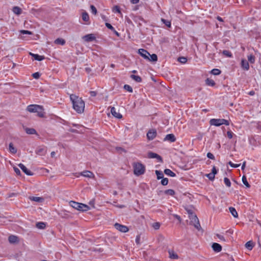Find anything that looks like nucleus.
<instances>
[{"mask_svg":"<svg viewBox=\"0 0 261 261\" xmlns=\"http://www.w3.org/2000/svg\"><path fill=\"white\" fill-rule=\"evenodd\" d=\"M124 88L125 90H127L129 92H133V88L128 85H125L124 86Z\"/></svg>","mask_w":261,"mask_h":261,"instance_id":"nucleus-45","label":"nucleus"},{"mask_svg":"<svg viewBox=\"0 0 261 261\" xmlns=\"http://www.w3.org/2000/svg\"><path fill=\"white\" fill-rule=\"evenodd\" d=\"M152 227L154 229H159L160 227V224L159 222H155L152 224Z\"/></svg>","mask_w":261,"mask_h":261,"instance_id":"nucleus-48","label":"nucleus"},{"mask_svg":"<svg viewBox=\"0 0 261 261\" xmlns=\"http://www.w3.org/2000/svg\"><path fill=\"white\" fill-rule=\"evenodd\" d=\"M139 0H130V2L133 4H136L139 2Z\"/></svg>","mask_w":261,"mask_h":261,"instance_id":"nucleus-62","label":"nucleus"},{"mask_svg":"<svg viewBox=\"0 0 261 261\" xmlns=\"http://www.w3.org/2000/svg\"><path fill=\"white\" fill-rule=\"evenodd\" d=\"M111 113L114 117L120 119L122 117V115L120 114L119 113L117 112L116 111V109L113 107H111Z\"/></svg>","mask_w":261,"mask_h":261,"instance_id":"nucleus-12","label":"nucleus"},{"mask_svg":"<svg viewBox=\"0 0 261 261\" xmlns=\"http://www.w3.org/2000/svg\"><path fill=\"white\" fill-rule=\"evenodd\" d=\"M18 166L22 170V171L28 175H32L33 173L29 170L23 164H19Z\"/></svg>","mask_w":261,"mask_h":261,"instance_id":"nucleus-11","label":"nucleus"},{"mask_svg":"<svg viewBox=\"0 0 261 261\" xmlns=\"http://www.w3.org/2000/svg\"><path fill=\"white\" fill-rule=\"evenodd\" d=\"M90 9L91 13L94 15L97 14V9L96 7L94 5H91L90 6Z\"/></svg>","mask_w":261,"mask_h":261,"instance_id":"nucleus-41","label":"nucleus"},{"mask_svg":"<svg viewBox=\"0 0 261 261\" xmlns=\"http://www.w3.org/2000/svg\"><path fill=\"white\" fill-rule=\"evenodd\" d=\"M217 173V170L215 166H214L212 169V172L211 173H212L213 174H214V175H215V174H216Z\"/></svg>","mask_w":261,"mask_h":261,"instance_id":"nucleus-57","label":"nucleus"},{"mask_svg":"<svg viewBox=\"0 0 261 261\" xmlns=\"http://www.w3.org/2000/svg\"><path fill=\"white\" fill-rule=\"evenodd\" d=\"M25 132L28 134H30V135L37 134L36 130L34 128H26L25 129Z\"/></svg>","mask_w":261,"mask_h":261,"instance_id":"nucleus-26","label":"nucleus"},{"mask_svg":"<svg viewBox=\"0 0 261 261\" xmlns=\"http://www.w3.org/2000/svg\"><path fill=\"white\" fill-rule=\"evenodd\" d=\"M32 76L35 79H38L39 78L40 76V73L37 72H35L33 74H32Z\"/></svg>","mask_w":261,"mask_h":261,"instance_id":"nucleus-53","label":"nucleus"},{"mask_svg":"<svg viewBox=\"0 0 261 261\" xmlns=\"http://www.w3.org/2000/svg\"><path fill=\"white\" fill-rule=\"evenodd\" d=\"M114 226L117 230L122 232H126L129 230L126 226L117 223L115 224Z\"/></svg>","mask_w":261,"mask_h":261,"instance_id":"nucleus-7","label":"nucleus"},{"mask_svg":"<svg viewBox=\"0 0 261 261\" xmlns=\"http://www.w3.org/2000/svg\"><path fill=\"white\" fill-rule=\"evenodd\" d=\"M169 254V258L171 259H178V255L172 249H169L168 251Z\"/></svg>","mask_w":261,"mask_h":261,"instance_id":"nucleus-19","label":"nucleus"},{"mask_svg":"<svg viewBox=\"0 0 261 261\" xmlns=\"http://www.w3.org/2000/svg\"><path fill=\"white\" fill-rule=\"evenodd\" d=\"M224 182L227 187H230L231 186V182L228 178L225 177L224 178Z\"/></svg>","mask_w":261,"mask_h":261,"instance_id":"nucleus-40","label":"nucleus"},{"mask_svg":"<svg viewBox=\"0 0 261 261\" xmlns=\"http://www.w3.org/2000/svg\"><path fill=\"white\" fill-rule=\"evenodd\" d=\"M138 53L145 59H149L150 54L145 49L141 48L138 50Z\"/></svg>","mask_w":261,"mask_h":261,"instance_id":"nucleus-9","label":"nucleus"},{"mask_svg":"<svg viewBox=\"0 0 261 261\" xmlns=\"http://www.w3.org/2000/svg\"><path fill=\"white\" fill-rule=\"evenodd\" d=\"M221 71L219 69H213L211 70V73L213 74V75H219L221 73Z\"/></svg>","mask_w":261,"mask_h":261,"instance_id":"nucleus-35","label":"nucleus"},{"mask_svg":"<svg viewBox=\"0 0 261 261\" xmlns=\"http://www.w3.org/2000/svg\"><path fill=\"white\" fill-rule=\"evenodd\" d=\"M164 173L167 175H168L171 177H175L176 176V174L175 173H174L173 171H172L169 169H166L164 170Z\"/></svg>","mask_w":261,"mask_h":261,"instance_id":"nucleus-24","label":"nucleus"},{"mask_svg":"<svg viewBox=\"0 0 261 261\" xmlns=\"http://www.w3.org/2000/svg\"><path fill=\"white\" fill-rule=\"evenodd\" d=\"M189 218L191 220V223L193 224L194 227L197 229H199L200 225L197 217L195 215H192V216H189Z\"/></svg>","mask_w":261,"mask_h":261,"instance_id":"nucleus-6","label":"nucleus"},{"mask_svg":"<svg viewBox=\"0 0 261 261\" xmlns=\"http://www.w3.org/2000/svg\"><path fill=\"white\" fill-rule=\"evenodd\" d=\"M245 246L247 248H248V249L249 250H251L252 249V247H253V246H252V243L250 241H249L248 242H247L245 244Z\"/></svg>","mask_w":261,"mask_h":261,"instance_id":"nucleus-44","label":"nucleus"},{"mask_svg":"<svg viewBox=\"0 0 261 261\" xmlns=\"http://www.w3.org/2000/svg\"><path fill=\"white\" fill-rule=\"evenodd\" d=\"M9 150L10 152L13 154H15L17 152V149L13 146L12 143L9 145Z\"/></svg>","mask_w":261,"mask_h":261,"instance_id":"nucleus-23","label":"nucleus"},{"mask_svg":"<svg viewBox=\"0 0 261 261\" xmlns=\"http://www.w3.org/2000/svg\"><path fill=\"white\" fill-rule=\"evenodd\" d=\"M134 174L137 176L142 175L145 171V167L142 163H134L133 165Z\"/></svg>","mask_w":261,"mask_h":261,"instance_id":"nucleus-4","label":"nucleus"},{"mask_svg":"<svg viewBox=\"0 0 261 261\" xmlns=\"http://www.w3.org/2000/svg\"><path fill=\"white\" fill-rule=\"evenodd\" d=\"M245 166H246V162H244L243 164H242V167H241V169L242 170H244V168H245Z\"/></svg>","mask_w":261,"mask_h":261,"instance_id":"nucleus-63","label":"nucleus"},{"mask_svg":"<svg viewBox=\"0 0 261 261\" xmlns=\"http://www.w3.org/2000/svg\"><path fill=\"white\" fill-rule=\"evenodd\" d=\"M148 156H149V158H151V159L155 158V159H157L159 161H162L161 156L160 155H159V154H158L155 153H154V152H149Z\"/></svg>","mask_w":261,"mask_h":261,"instance_id":"nucleus-20","label":"nucleus"},{"mask_svg":"<svg viewBox=\"0 0 261 261\" xmlns=\"http://www.w3.org/2000/svg\"><path fill=\"white\" fill-rule=\"evenodd\" d=\"M80 175L88 178H93L95 176L94 174L91 171L88 170H85L80 173Z\"/></svg>","mask_w":261,"mask_h":261,"instance_id":"nucleus-10","label":"nucleus"},{"mask_svg":"<svg viewBox=\"0 0 261 261\" xmlns=\"http://www.w3.org/2000/svg\"><path fill=\"white\" fill-rule=\"evenodd\" d=\"M130 77L137 82H141L142 81L141 77L139 75L132 74Z\"/></svg>","mask_w":261,"mask_h":261,"instance_id":"nucleus-32","label":"nucleus"},{"mask_svg":"<svg viewBox=\"0 0 261 261\" xmlns=\"http://www.w3.org/2000/svg\"><path fill=\"white\" fill-rule=\"evenodd\" d=\"M248 61L251 63L253 64L255 62V57L252 54H250L247 56Z\"/></svg>","mask_w":261,"mask_h":261,"instance_id":"nucleus-33","label":"nucleus"},{"mask_svg":"<svg viewBox=\"0 0 261 261\" xmlns=\"http://www.w3.org/2000/svg\"><path fill=\"white\" fill-rule=\"evenodd\" d=\"M206 177L211 180H213L215 178V175L211 173L206 174Z\"/></svg>","mask_w":261,"mask_h":261,"instance_id":"nucleus-49","label":"nucleus"},{"mask_svg":"<svg viewBox=\"0 0 261 261\" xmlns=\"http://www.w3.org/2000/svg\"><path fill=\"white\" fill-rule=\"evenodd\" d=\"M178 61L182 63H185L187 62V60L185 57H180L179 58Z\"/></svg>","mask_w":261,"mask_h":261,"instance_id":"nucleus-54","label":"nucleus"},{"mask_svg":"<svg viewBox=\"0 0 261 261\" xmlns=\"http://www.w3.org/2000/svg\"><path fill=\"white\" fill-rule=\"evenodd\" d=\"M136 242L137 244H139L140 243V237L137 236L136 238Z\"/></svg>","mask_w":261,"mask_h":261,"instance_id":"nucleus-61","label":"nucleus"},{"mask_svg":"<svg viewBox=\"0 0 261 261\" xmlns=\"http://www.w3.org/2000/svg\"><path fill=\"white\" fill-rule=\"evenodd\" d=\"M83 39L85 41L90 42V41H92L95 40V37H94L93 34H88V35H86L83 36Z\"/></svg>","mask_w":261,"mask_h":261,"instance_id":"nucleus-15","label":"nucleus"},{"mask_svg":"<svg viewBox=\"0 0 261 261\" xmlns=\"http://www.w3.org/2000/svg\"><path fill=\"white\" fill-rule=\"evenodd\" d=\"M217 20H219V21H221V22H222V21H223V20L222 18H221V17H220V16H217Z\"/></svg>","mask_w":261,"mask_h":261,"instance_id":"nucleus-64","label":"nucleus"},{"mask_svg":"<svg viewBox=\"0 0 261 261\" xmlns=\"http://www.w3.org/2000/svg\"><path fill=\"white\" fill-rule=\"evenodd\" d=\"M155 174H156V175L157 176V179H162L164 177L163 173L161 171L156 170L155 171Z\"/></svg>","mask_w":261,"mask_h":261,"instance_id":"nucleus-34","label":"nucleus"},{"mask_svg":"<svg viewBox=\"0 0 261 261\" xmlns=\"http://www.w3.org/2000/svg\"><path fill=\"white\" fill-rule=\"evenodd\" d=\"M27 110L30 113H37V116L43 118L44 117V109L42 106L38 105H30L27 108Z\"/></svg>","mask_w":261,"mask_h":261,"instance_id":"nucleus-2","label":"nucleus"},{"mask_svg":"<svg viewBox=\"0 0 261 261\" xmlns=\"http://www.w3.org/2000/svg\"><path fill=\"white\" fill-rule=\"evenodd\" d=\"M69 205L72 207L80 211L86 212L90 210V207L88 205L74 201H70L69 202Z\"/></svg>","mask_w":261,"mask_h":261,"instance_id":"nucleus-3","label":"nucleus"},{"mask_svg":"<svg viewBox=\"0 0 261 261\" xmlns=\"http://www.w3.org/2000/svg\"><path fill=\"white\" fill-rule=\"evenodd\" d=\"M8 240L11 244L15 243L18 242V238L17 236L11 235L9 237Z\"/></svg>","mask_w":261,"mask_h":261,"instance_id":"nucleus-21","label":"nucleus"},{"mask_svg":"<svg viewBox=\"0 0 261 261\" xmlns=\"http://www.w3.org/2000/svg\"><path fill=\"white\" fill-rule=\"evenodd\" d=\"M30 55L34 58L35 60L41 61L45 59L44 56H40L38 54H35L32 53H30Z\"/></svg>","mask_w":261,"mask_h":261,"instance_id":"nucleus-18","label":"nucleus"},{"mask_svg":"<svg viewBox=\"0 0 261 261\" xmlns=\"http://www.w3.org/2000/svg\"><path fill=\"white\" fill-rule=\"evenodd\" d=\"M82 17L83 21L85 22H88L89 21V16L88 13L86 11H84L82 14Z\"/></svg>","mask_w":261,"mask_h":261,"instance_id":"nucleus-22","label":"nucleus"},{"mask_svg":"<svg viewBox=\"0 0 261 261\" xmlns=\"http://www.w3.org/2000/svg\"><path fill=\"white\" fill-rule=\"evenodd\" d=\"M210 123L211 125L216 126H219L222 124L229 125V121L224 119H212L210 121Z\"/></svg>","mask_w":261,"mask_h":261,"instance_id":"nucleus-5","label":"nucleus"},{"mask_svg":"<svg viewBox=\"0 0 261 261\" xmlns=\"http://www.w3.org/2000/svg\"><path fill=\"white\" fill-rule=\"evenodd\" d=\"M241 67L245 70H248L249 69V65L248 62L245 59L241 60Z\"/></svg>","mask_w":261,"mask_h":261,"instance_id":"nucleus-16","label":"nucleus"},{"mask_svg":"<svg viewBox=\"0 0 261 261\" xmlns=\"http://www.w3.org/2000/svg\"><path fill=\"white\" fill-rule=\"evenodd\" d=\"M90 94L91 96L94 97L97 95V92L95 91H91L90 92Z\"/></svg>","mask_w":261,"mask_h":261,"instance_id":"nucleus-59","label":"nucleus"},{"mask_svg":"<svg viewBox=\"0 0 261 261\" xmlns=\"http://www.w3.org/2000/svg\"><path fill=\"white\" fill-rule=\"evenodd\" d=\"M46 147H41L36 149V153L38 155H43L46 153Z\"/></svg>","mask_w":261,"mask_h":261,"instance_id":"nucleus-13","label":"nucleus"},{"mask_svg":"<svg viewBox=\"0 0 261 261\" xmlns=\"http://www.w3.org/2000/svg\"><path fill=\"white\" fill-rule=\"evenodd\" d=\"M20 32L22 34H28V35L32 34V33L31 32L28 31V30H21L20 31Z\"/></svg>","mask_w":261,"mask_h":261,"instance_id":"nucleus-52","label":"nucleus"},{"mask_svg":"<svg viewBox=\"0 0 261 261\" xmlns=\"http://www.w3.org/2000/svg\"><path fill=\"white\" fill-rule=\"evenodd\" d=\"M36 227L38 229H44L46 226V224L44 222H38L36 224Z\"/></svg>","mask_w":261,"mask_h":261,"instance_id":"nucleus-29","label":"nucleus"},{"mask_svg":"<svg viewBox=\"0 0 261 261\" xmlns=\"http://www.w3.org/2000/svg\"><path fill=\"white\" fill-rule=\"evenodd\" d=\"M113 12L114 13H118L121 14L120 8L118 6H115L114 7V8H113Z\"/></svg>","mask_w":261,"mask_h":261,"instance_id":"nucleus-43","label":"nucleus"},{"mask_svg":"<svg viewBox=\"0 0 261 261\" xmlns=\"http://www.w3.org/2000/svg\"><path fill=\"white\" fill-rule=\"evenodd\" d=\"M156 130L155 129H151L147 133V138L149 140H152L156 137Z\"/></svg>","mask_w":261,"mask_h":261,"instance_id":"nucleus-8","label":"nucleus"},{"mask_svg":"<svg viewBox=\"0 0 261 261\" xmlns=\"http://www.w3.org/2000/svg\"><path fill=\"white\" fill-rule=\"evenodd\" d=\"M207 157L210 159H212V160H214L215 159V156L214 155H213V154H212V153L211 152H208L207 153Z\"/></svg>","mask_w":261,"mask_h":261,"instance_id":"nucleus-55","label":"nucleus"},{"mask_svg":"<svg viewBox=\"0 0 261 261\" xmlns=\"http://www.w3.org/2000/svg\"><path fill=\"white\" fill-rule=\"evenodd\" d=\"M212 248L214 250V251L216 252H219L222 250V247L221 246L217 243H214L212 244Z\"/></svg>","mask_w":261,"mask_h":261,"instance_id":"nucleus-14","label":"nucleus"},{"mask_svg":"<svg viewBox=\"0 0 261 261\" xmlns=\"http://www.w3.org/2000/svg\"><path fill=\"white\" fill-rule=\"evenodd\" d=\"M188 213L189 214V216H192V215H194L192 212V210L189 209H186Z\"/></svg>","mask_w":261,"mask_h":261,"instance_id":"nucleus-60","label":"nucleus"},{"mask_svg":"<svg viewBox=\"0 0 261 261\" xmlns=\"http://www.w3.org/2000/svg\"><path fill=\"white\" fill-rule=\"evenodd\" d=\"M161 21L168 28H171V21L164 18L161 19Z\"/></svg>","mask_w":261,"mask_h":261,"instance_id":"nucleus-37","label":"nucleus"},{"mask_svg":"<svg viewBox=\"0 0 261 261\" xmlns=\"http://www.w3.org/2000/svg\"><path fill=\"white\" fill-rule=\"evenodd\" d=\"M229 212L231 214V215L234 217V218H238V214L236 211V210L233 207H230L229 208Z\"/></svg>","mask_w":261,"mask_h":261,"instance_id":"nucleus-25","label":"nucleus"},{"mask_svg":"<svg viewBox=\"0 0 261 261\" xmlns=\"http://www.w3.org/2000/svg\"><path fill=\"white\" fill-rule=\"evenodd\" d=\"M70 98L72 101L73 108L79 113H82L84 111L85 102L82 98L79 97L74 94L70 96Z\"/></svg>","mask_w":261,"mask_h":261,"instance_id":"nucleus-1","label":"nucleus"},{"mask_svg":"<svg viewBox=\"0 0 261 261\" xmlns=\"http://www.w3.org/2000/svg\"><path fill=\"white\" fill-rule=\"evenodd\" d=\"M228 164L233 168H237L239 167L240 166V164H236L232 163L231 161H229L228 162Z\"/></svg>","mask_w":261,"mask_h":261,"instance_id":"nucleus-50","label":"nucleus"},{"mask_svg":"<svg viewBox=\"0 0 261 261\" xmlns=\"http://www.w3.org/2000/svg\"><path fill=\"white\" fill-rule=\"evenodd\" d=\"M168 183V179L167 178H163L161 180V184L163 186H166Z\"/></svg>","mask_w":261,"mask_h":261,"instance_id":"nucleus-46","label":"nucleus"},{"mask_svg":"<svg viewBox=\"0 0 261 261\" xmlns=\"http://www.w3.org/2000/svg\"><path fill=\"white\" fill-rule=\"evenodd\" d=\"M55 43L57 44L64 45L65 44V41L62 38H57L55 40Z\"/></svg>","mask_w":261,"mask_h":261,"instance_id":"nucleus-28","label":"nucleus"},{"mask_svg":"<svg viewBox=\"0 0 261 261\" xmlns=\"http://www.w3.org/2000/svg\"><path fill=\"white\" fill-rule=\"evenodd\" d=\"M12 11L14 13L17 15H19L22 12L21 9L17 6L13 7Z\"/></svg>","mask_w":261,"mask_h":261,"instance_id":"nucleus-27","label":"nucleus"},{"mask_svg":"<svg viewBox=\"0 0 261 261\" xmlns=\"http://www.w3.org/2000/svg\"><path fill=\"white\" fill-rule=\"evenodd\" d=\"M223 54L228 57H231L232 56L231 53L227 50H224L223 51Z\"/></svg>","mask_w":261,"mask_h":261,"instance_id":"nucleus-47","label":"nucleus"},{"mask_svg":"<svg viewBox=\"0 0 261 261\" xmlns=\"http://www.w3.org/2000/svg\"><path fill=\"white\" fill-rule=\"evenodd\" d=\"M242 182L246 186L247 188L250 187V185L247 181V178L245 176H243L242 177Z\"/></svg>","mask_w":261,"mask_h":261,"instance_id":"nucleus-38","label":"nucleus"},{"mask_svg":"<svg viewBox=\"0 0 261 261\" xmlns=\"http://www.w3.org/2000/svg\"><path fill=\"white\" fill-rule=\"evenodd\" d=\"M205 82L206 84L210 86H214L215 85L214 81L208 78L206 80Z\"/></svg>","mask_w":261,"mask_h":261,"instance_id":"nucleus-31","label":"nucleus"},{"mask_svg":"<svg viewBox=\"0 0 261 261\" xmlns=\"http://www.w3.org/2000/svg\"><path fill=\"white\" fill-rule=\"evenodd\" d=\"M217 237L221 241L223 242H227V240L222 235H221V234H217Z\"/></svg>","mask_w":261,"mask_h":261,"instance_id":"nucleus-42","label":"nucleus"},{"mask_svg":"<svg viewBox=\"0 0 261 261\" xmlns=\"http://www.w3.org/2000/svg\"><path fill=\"white\" fill-rule=\"evenodd\" d=\"M14 170L17 175H20V171L17 167H14Z\"/></svg>","mask_w":261,"mask_h":261,"instance_id":"nucleus-58","label":"nucleus"},{"mask_svg":"<svg viewBox=\"0 0 261 261\" xmlns=\"http://www.w3.org/2000/svg\"><path fill=\"white\" fill-rule=\"evenodd\" d=\"M150 58L149 57V59H147V60L149 61L152 62H156L158 60V57L155 54H152L151 55H149Z\"/></svg>","mask_w":261,"mask_h":261,"instance_id":"nucleus-30","label":"nucleus"},{"mask_svg":"<svg viewBox=\"0 0 261 261\" xmlns=\"http://www.w3.org/2000/svg\"><path fill=\"white\" fill-rule=\"evenodd\" d=\"M164 193L168 195L173 196L175 194V192L172 189H168L164 191Z\"/></svg>","mask_w":261,"mask_h":261,"instance_id":"nucleus-36","label":"nucleus"},{"mask_svg":"<svg viewBox=\"0 0 261 261\" xmlns=\"http://www.w3.org/2000/svg\"><path fill=\"white\" fill-rule=\"evenodd\" d=\"M227 137L229 138V139H231L233 137V133L231 132V131H228L227 132Z\"/></svg>","mask_w":261,"mask_h":261,"instance_id":"nucleus-56","label":"nucleus"},{"mask_svg":"<svg viewBox=\"0 0 261 261\" xmlns=\"http://www.w3.org/2000/svg\"><path fill=\"white\" fill-rule=\"evenodd\" d=\"M164 140L169 141L170 142H174L176 140L175 136L172 134H168L166 136Z\"/></svg>","mask_w":261,"mask_h":261,"instance_id":"nucleus-17","label":"nucleus"},{"mask_svg":"<svg viewBox=\"0 0 261 261\" xmlns=\"http://www.w3.org/2000/svg\"><path fill=\"white\" fill-rule=\"evenodd\" d=\"M31 199L34 201L41 202L43 201V198L39 197H33Z\"/></svg>","mask_w":261,"mask_h":261,"instance_id":"nucleus-39","label":"nucleus"},{"mask_svg":"<svg viewBox=\"0 0 261 261\" xmlns=\"http://www.w3.org/2000/svg\"><path fill=\"white\" fill-rule=\"evenodd\" d=\"M106 26L111 31H115L114 28L109 23H106Z\"/></svg>","mask_w":261,"mask_h":261,"instance_id":"nucleus-51","label":"nucleus"}]
</instances>
